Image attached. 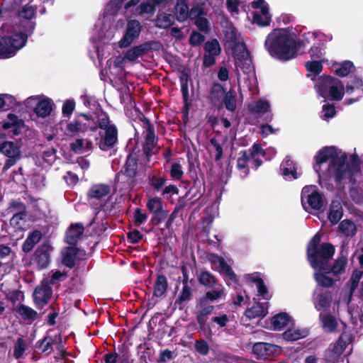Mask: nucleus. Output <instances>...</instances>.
I'll use <instances>...</instances> for the list:
<instances>
[{"label":"nucleus","mask_w":363,"mask_h":363,"mask_svg":"<svg viewBox=\"0 0 363 363\" xmlns=\"http://www.w3.org/2000/svg\"><path fill=\"white\" fill-rule=\"evenodd\" d=\"M84 231L82 223H72L66 232L65 242L69 245L77 246Z\"/></svg>","instance_id":"aec40b11"},{"label":"nucleus","mask_w":363,"mask_h":363,"mask_svg":"<svg viewBox=\"0 0 363 363\" xmlns=\"http://www.w3.org/2000/svg\"><path fill=\"white\" fill-rule=\"evenodd\" d=\"M319 320L321 327L325 332L333 333L337 331L338 322L336 317L333 314L320 313L319 314Z\"/></svg>","instance_id":"4be33fe9"},{"label":"nucleus","mask_w":363,"mask_h":363,"mask_svg":"<svg viewBox=\"0 0 363 363\" xmlns=\"http://www.w3.org/2000/svg\"><path fill=\"white\" fill-rule=\"evenodd\" d=\"M239 157L237 160V169L240 172V175L242 179L246 178L249 173L250 169L247 162L250 160V157L248 155V150H242L239 153Z\"/></svg>","instance_id":"a878e982"},{"label":"nucleus","mask_w":363,"mask_h":363,"mask_svg":"<svg viewBox=\"0 0 363 363\" xmlns=\"http://www.w3.org/2000/svg\"><path fill=\"white\" fill-rule=\"evenodd\" d=\"M314 271L313 277L318 286L329 288L334 285L335 279L328 276L331 274L328 267L327 269H316Z\"/></svg>","instance_id":"5701e85b"},{"label":"nucleus","mask_w":363,"mask_h":363,"mask_svg":"<svg viewBox=\"0 0 363 363\" xmlns=\"http://www.w3.org/2000/svg\"><path fill=\"white\" fill-rule=\"evenodd\" d=\"M190 185L189 190L186 193L185 196L188 197L190 196V199L197 201L205 193V180L201 175L200 177L196 175L195 177H192V180L189 182Z\"/></svg>","instance_id":"2eb2a0df"},{"label":"nucleus","mask_w":363,"mask_h":363,"mask_svg":"<svg viewBox=\"0 0 363 363\" xmlns=\"http://www.w3.org/2000/svg\"><path fill=\"white\" fill-rule=\"evenodd\" d=\"M191 81L189 74L185 71L182 72L179 77V82L181 83V91L182 94V100L184 102V108L188 111L191 105L189 99V85L188 83Z\"/></svg>","instance_id":"b1692460"},{"label":"nucleus","mask_w":363,"mask_h":363,"mask_svg":"<svg viewBox=\"0 0 363 363\" xmlns=\"http://www.w3.org/2000/svg\"><path fill=\"white\" fill-rule=\"evenodd\" d=\"M349 194L351 199L357 204H362L363 203V195L359 191L358 187L357 186H351L349 189Z\"/></svg>","instance_id":"e2e57ef3"},{"label":"nucleus","mask_w":363,"mask_h":363,"mask_svg":"<svg viewBox=\"0 0 363 363\" xmlns=\"http://www.w3.org/2000/svg\"><path fill=\"white\" fill-rule=\"evenodd\" d=\"M17 312L24 320L33 322L38 318V313L34 309L22 303L18 307Z\"/></svg>","instance_id":"58836bf2"},{"label":"nucleus","mask_w":363,"mask_h":363,"mask_svg":"<svg viewBox=\"0 0 363 363\" xmlns=\"http://www.w3.org/2000/svg\"><path fill=\"white\" fill-rule=\"evenodd\" d=\"M315 160L313 169L319 177L322 171L321 165L330 160L327 169L322 172L323 176L333 177L337 185L342 183L356 184L355 175L361 171V161L357 154L352 155L350 162H348L345 153L338 156L335 154L333 147H324L318 152Z\"/></svg>","instance_id":"f257e3e1"},{"label":"nucleus","mask_w":363,"mask_h":363,"mask_svg":"<svg viewBox=\"0 0 363 363\" xmlns=\"http://www.w3.org/2000/svg\"><path fill=\"white\" fill-rule=\"evenodd\" d=\"M52 247L47 243H43L35 250L30 262L36 264L38 269H43L48 267L51 262V252Z\"/></svg>","instance_id":"1a4fd4ad"},{"label":"nucleus","mask_w":363,"mask_h":363,"mask_svg":"<svg viewBox=\"0 0 363 363\" xmlns=\"http://www.w3.org/2000/svg\"><path fill=\"white\" fill-rule=\"evenodd\" d=\"M363 81L361 78L357 76L351 77L350 81L347 83L345 90L348 94H352L354 90L357 91V96L356 97L350 98L346 101L348 105L357 102L360 98L363 97Z\"/></svg>","instance_id":"dca6fc26"},{"label":"nucleus","mask_w":363,"mask_h":363,"mask_svg":"<svg viewBox=\"0 0 363 363\" xmlns=\"http://www.w3.org/2000/svg\"><path fill=\"white\" fill-rule=\"evenodd\" d=\"M267 314V309L264 307L263 303H256L251 308H247L244 315L249 320H252L256 318L264 317Z\"/></svg>","instance_id":"72a5a7b5"},{"label":"nucleus","mask_w":363,"mask_h":363,"mask_svg":"<svg viewBox=\"0 0 363 363\" xmlns=\"http://www.w3.org/2000/svg\"><path fill=\"white\" fill-rule=\"evenodd\" d=\"M345 347L340 346L338 344L333 345V348L328 351V355L326 356L328 362H334L342 354Z\"/></svg>","instance_id":"4d7b16f0"},{"label":"nucleus","mask_w":363,"mask_h":363,"mask_svg":"<svg viewBox=\"0 0 363 363\" xmlns=\"http://www.w3.org/2000/svg\"><path fill=\"white\" fill-rule=\"evenodd\" d=\"M205 40V36L197 31H193L189 38V44L192 47L201 45Z\"/></svg>","instance_id":"0e129e2a"},{"label":"nucleus","mask_w":363,"mask_h":363,"mask_svg":"<svg viewBox=\"0 0 363 363\" xmlns=\"http://www.w3.org/2000/svg\"><path fill=\"white\" fill-rule=\"evenodd\" d=\"M140 150L135 146L128 149L125 162L121 170L116 173L115 179L118 182L126 184L128 187L133 188L138 184L139 176V157Z\"/></svg>","instance_id":"20e7f679"},{"label":"nucleus","mask_w":363,"mask_h":363,"mask_svg":"<svg viewBox=\"0 0 363 363\" xmlns=\"http://www.w3.org/2000/svg\"><path fill=\"white\" fill-rule=\"evenodd\" d=\"M176 20L184 22L189 18V6L186 0H177L174 6Z\"/></svg>","instance_id":"2f4dec72"},{"label":"nucleus","mask_w":363,"mask_h":363,"mask_svg":"<svg viewBox=\"0 0 363 363\" xmlns=\"http://www.w3.org/2000/svg\"><path fill=\"white\" fill-rule=\"evenodd\" d=\"M66 130L71 133H85L87 131H96L97 125H91L86 123L82 118L77 117L72 122L67 124Z\"/></svg>","instance_id":"f3484780"},{"label":"nucleus","mask_w":363,"mask_h":363,"mask_svg":"<svg viewBox=\"0 0 363 363\" xmlns=\"http://www.w3.org/2000/svg\"><path fill=\"white\" fill-rule=\"evenodd\" d=\"M320 96L330 101H340L345 94V86L338 79L330 75L320 76L315 85Z\"/></svg>","instance_id":"39448f33"},{"label":"nucleus","mask_w":363,"mask_h":363,"mask_svg":"<svg viewBox=\"0 0 363 363\" xmlns=\"http://www.w3.org/2000/svg\"><path fill=\"white\" fill-rule=\"evenodd\" d=\"M252 281L256 284L259 295L265 299H268L269 298L266 296L268 294V289L263 279L259 277H256L252 278Z\"/></svg>","instance_id":"13d9d810"},{"label":"nucleus","mask_w":363,"mask_h":363,"mask_svg":"<svg viewBox=\"0 0 363 363\" xmlns=\"http://www.w3.org/2000/svg\"><path fill=\"white\" fill-rule=\"evenodd\" d=\"M170 177L175 180L182 179L184 172L182 165L178 162H174L172 164L169 170Z\"/></svg>","instance_id":"680f3d73"},{"label":"nucleus","mask_w":363,"mask_h":363,"mask_svg":"<svg viewBox=\"0 0 363 363\" xmlns=\"http://www.w3.org/2000/svg\"><path fill=\"white\" fill-rule=\"evenodd\" d=\"M291 320L289 315L285 312L274 315L271 319V324L274 330H280L286 327Z\"/></svg>","instance_id":"f704fd0d"},{"label":"nucleus","mask_w":363,"mask_h":363,"mask_svg":"<svg viewBox=\"0 0 363 363\" xmlns=\"http://www.w3.org/2000/svg\"><path fill=\"white\" fill-rule=\"evenodd\" d=\"M111 188L108 184H94L89 189L87 196L90 199H101L110 194Z\"/></svg>","instance_id":"cd10ccee"},{"label":"nucleus","mask_w":363,"mask_h":363,"mask_svg":"<svg viewBox=\"0 0 363 363\" xmlns=\"http://www.w3.org/2000/svg\"><path fill=\"white\" fill-rule=\"evenodd\" d=\"M194 349L199 354L206 356L209 353L210 346L206 340L199 339L195 340Z\"/></svg>","instance_id":"864d4df0"},{"label":"nucleus","mask_w":363,"mask_h":363,"mask_svg":"<svg viewBox=\"0 0 363 363\" xmlns=\"http://www.w3.org/2000/svg\"><path fill=\"white\" fill-rule=\"evenodd\" d=\"M146 206L148 211L152 213L163 208L162 199L159 197L149 199Z\"/></svg>","instance_id":"6e6d98bb"},{"label":"nucleus","mask_w":363,"mask_h":363,"mask_svg":"<svg viewBox=\"0 0 363 363\" xmlns=\"http://www.w3.org/2000/svg\"><path fill=\"white\" fill-rule=\"evenodd\" d=\"M36 7L29 4H26L18 11V16L21 19L31 20L36 14Z\"/></svg>","instance_id":"8fccbe9b"},{"label":"nucleus","mask_w":363,"mask_h":363,"mask_svg":"<svg viewBox=\"0 0 363 363\" xmlns=\"http://www.w3.org/2000/svg\"><path fill=\"white\" fill-rule=\"evenodd\" d=\"M322 110L323 115L321 118L324 120L333 118L336 114V110L334 104L327 103L323 106Z\"/></svg>","instance_id":"774afa93"},{"label":"nucleus","mask_w":363,"mask_h":363,"mask_svg":"<svg viewBox=\"0 0 363 363\" xmlns=\"http://www.w3.org/2000/svg\"><path fill=\"white\" fill-rule=\"evenodd\" d=\"M343 216V209L340 203L333 202L328 213V219L333 225L337 224Z\"/></svg>","instance_id":"4c0bfd02"},{"label":"nucleus","mask_w":363,"mask_h":363,"mask_svg":"<svg viewBox=\"0 0 363 363\" xmlns=\"http://www.w3.org/2000/svg\"><path fill=\"white\" fill-rule=\"evenodd\" d=\"M27 42V35L16 33L0 38V57L8 58L13 56Z\"/></svg>","instance_id":"0eeeda50"},{"label":"nucleus","mask_w":363,"mask_h":363,"mask_svg":"<svg viewBox=\"0 0 363 363\" xmlns=\"http://www.w3.org/2000/svg\"><path fill=\"white\" fill-rule=\"evenodd\" d=\"M141 28L140 23L138 20L128 21L125 32L118 43L120 48H127L137 39L140 35Z\"/></svg>","instance_id":"4468645a"},{"label":"nucleus","mask_w":363,"mask_h":363,"mask_svg":"<svg viewBox=\"0 0 363 363\" xmlns=\"http://www.w3.org/2000/svg\"><path fill=\"white\" fill-rule=\"evenodd\" d=\"M52 289L48 281L43 280L40 286H38L33 292V301L38 309H42L46 306L52 296Z\"/></svg>","instance_id":"9b49d317"},{"label":"nucleus","mask_w":363,"mask_h":363,"mask_svg":"<svg viewBox=\"0 0 363 363\" xmlns=\"http://www.w3.org/2000/svg\"><path fill=\"white\" fill-rule=\"evenodd\" d=\"M333 300L332 294L330 291L321 289L315 294L313 298V302L315 308L320 311L325 310L330 307Z\"/></svg>","instance_id":"a211bd4d"},{"label":"nucleus","mask_w":363,"mask_h":363,"mask_svg":"<svg viewBox=\"0 0 363 363\" xmlns=\"http://www.w3.org/2000/svg\"><path fill=\"white\" fill-rule=\"evenodd\" d=\"M306 67L308 72L315 74H319L323 70V65L320 60L308 61Z\"/></svg>","instance_id":"052dcab7"},{"label":"nucleus","mask_w":363,"mask_h":363,"mask_svg":"<svg viewBox=\"0 0 363 363\" xmlns=\"http://www.w3.org/2000/svg\"><path fill=\"white\" fill-rule=\"evenodd\" d=\"M55 344V340L50 335H46L41 340L37 342L36 347L42 354L49 355L52 352Z\"/></svg>","instance_id":"c9c22d12"},{"label":"nucleus","mask_w":363,"mask_h":363,"mask_svg":"<svg viewBox=\"0 0 363 363\" xmlns=\"http://www.w3.org/2000/svg\"><path fill=\"white\" fill-rule=\"evenodd\" d=\"M338 228L340 232L347 237H353L357 233L356 225L353 221L348 219L341 221Z\"/></svg>","instance_id":"a19ab883"},{"label":"nucleus","mask_w":363,"mask_h":363,"mask_svg":"<svg viewBox=\"0 0 363 363\" xmlns=\"http://www.w3.org/2000/svg\"><path fill=\"white\" fill-rule=\"evenodd\" d=\"M211 104L218 110L225 107L228 111L234 112L237 108L236 96L232 91H225L223 86L218 82H213L210 91Z\"/></svg>","instance_id":"423d86ee"},{"label":"nucleus","mask_w":363,"mask_h":363,"mask_svg":"<svg viewBox=\"0 0 363 363\" xmlns=\"http://www.w3.org/2000/svg\"><path fill=\"white\" fill-rule=\"evenodd\" d=\"M218 272L223 274L228 279L233 282L237 284L238 282V278L236 274L233 272V269L225 260H222L219 265Z\"/></svg>","instance_id":"de8ad7c7"},{"label":"nucleus","mask_w":363,"mask_h":363,"mask_svg":"<svg viewBox=\"0 0 363 363\" xmlns=\"http://www.w3.org/2000/svg\"><path fill=\"white\" fill-rule=\"evenodd\" d=\"M26 350V345L24 340L22 337H18L13 347V357L18 359L22 357Z\"/></svg>","instance_id":"603ef678"},{"label":"nucleus","mask_w":363,"mask_h":363,"mask_svg":"<svg viewBox=\"0 0 363 363\" xmlns=\"http://www.w3.org/2000/svg\"><path fill=\"white\" fill-rule=\"evenodd\" d=\"M203 296L213 303L225 296V289L222 284H218L215 289L206 291Z\"/></svg>","instance_id":"79ce46f5"},{"label":"nucleus","mask_w":363,"mask_h":363,"mask_svg":"<svg viewBox=\"0 0 363 363\" xmlns=\"http://www.w3.org/2000/svg\"><path fill=\"white\" fill-rule=\"evenodd\" d=\"M167 288L168 281L167 277L162 274H157L153 285V295L158 298L162 297L166 294Z\"/></svg>","instance_id":"c85d7f7f"},{"label":"nucleus","mask_w":363,"mask_h":363,"mask_svg":"<svg viewBox=\"0 0 363 363\" xmlns=\"http://www.w3.org/2000/svg\"><path fill=\"white\" fill-rule=\"evenodd\" d=\"M252 352L258 359H266L277 356L280 353V347L269 342H258L253 345Z\"/></svg>","instance_id":"ddd939ff"},{"label":"nucleus","mask_w":363,"mask_h":363,"mask_svg":"<svg viewBox=\"0 0 363 363\" xmlns=\"http://www.w3.org/2000/svg\"><path fill=\"white\" fill-rule=\"evenodd\" d=\"M75 108V101L73 99H67L62 106V114L65 117L69 118Z\"/></svg>","instance_id":"338daca9"},{"label":"nucleus","mask_w":363,"mask_h":363,"mask_svg":"<svg viewBox=\"0 0 363 363\" xmlns=\"http://www.w3.org/2000/svg\"><path fill=\"white\" fill-rule=\"evenodd\" d=\"M79 249L77 246L66 247L62 252V263L65 267L72 269L75 267L77 262V255Z\"/></svg>","instance_id":"412c9836"},{"label":"nucleus","mask_w":363,"mask_h":363,"mask_svg":"<svg viewBox=\"0 0 363 363\" xmlns=\"http://www.w3.org/2000/svg\"><path fill=\"white\" fill-rule=\"evenodd\" d=\"M211 302H209L203 296H201L197 301V306L201 308V310L198 311L196 314L205 315H211L215 308V306L211 305Z\"/></svg>","instance_id":"37998d69"},{"label":"nucleus","mask_w":363,"mask_h":363,"mask_svg":"<svg viewBox=\"0 0 363 363\" xmlns=\"http://www.w3.org/2000/svg\"><path fill=\"white\" fill-rule=\"evenodd\" d=\"M33 110L38 117H47L52 111V104L51 100L46 99L38 101Z\"/></svg>","instance_id":"473e14b6"},{"label":"nucleus","mask_w":363,"mask_h":363,"mask_svg":"<svg viewBox=\"0 0 363 363\" xmlns=\"http://www.w3.org/2000/svg\"><path fill=\"white\" fill-rule=\"evenodd\" d=\"M25 125L22 119H19L18 116L13 113H9L7 120L4 121L2 128L4 130H8L9 133H11L12 136L18 135Z\"/></svg>","instance_id":"6ab92c4d"},{"label":"nucleus","mask_w":363,"mask_h":363,"mask_svg":"<svg viewBox=\"0 0 363 363\" xmlns=\"http://www.w3.org/2000/svg\"><path fill=\"white\" fill-rule=\"evenodd\" d=\"M167 179L165 177H157L155 174L150 175L147 179L148 184L156 191H160L166 184Z\"/></svg>","instance_id":"c03bdc74"},{"label":"nucleus","mask_w":363,"mask_h":363,"mask_svg":"<svg viewBox=\"0 0 363 363\" xmlns=\"http://www.w3.org/2000/svg\"><path fill=\"white\" fill-rule=\"evenodd\" d=\"M362 275H363L362 271H359V270L356 269L352 272L350 279V294H352L357 289Z\"/></svg>","instance_id":"bf43d9fd"},{"label":"nucleus","mask_w":363,"mask_h":363,"mask_svg":"<svg viewBox=\"0 0 363 363\" xmlns=\"http://www.w3.org/2000/svg\"><path fill=\"white\" fill-rule=\"evenodd\" d=\"M97 128H99L102 130L110 127V118L108 114L103 109L97 113Z\"/></svg>","instance_id":"5fc2aeb1"},{"label":"nucleus","mask_w":363,"mask_h":363,"mask_svg":"<svg viewBox=\"0 0 363 363\" xmlns=\"http://www.w3.org/2000/svg\"><path fill=\"white\" fill-rule=\"evenodd\" d=\"M199 283L206 288L212 289L220 284L217 278L210 272L201 269L197 276Z\"/></svg>","instance_id":"bb28decb"},{"label":"nucleus","mask_w":363,"mask_h":363,"mask_svg":"<svg viewBox=\"0 0 363 363\" xmlns=\"http://www.w3.org/2000/svg\"><path fill=\"white\" fill-rule=\"evenodd\" d=\"M144 124L145 125V136L143 146L155 147L157 140L155 133V128L147 118H145Z\"/></svg>","instance_id":"c756f323"},{"label":"nucleus","mask_w":363,"mask_h":363,"mask_svg":"<svg viewBox=\"0 0 363 363\" xmlns=\"http://www.w3.org/2000/svg\"><path fill=\"white\" fill-rule=\"evenodd\" d=\"M248 110L252 114H264L270 111V104L267 100L259 99L249 105Z\"/></svg>","instance_id":"e433bc0d"},{"label":"nucleus","mask_w":363,"mask_h":363,"mask_svg":"<svg viewBox=\"0 0 363 363\" xmlns=\"http://www.w3.org/2000/svg\"><path fill=\"white\" fill-rule=\"evenodd\" d=\"M347 264V255H344V250L342 249L333 264H331V261L328 264V267L329 272L334 275H340L345 272Z\"/></svg>","instance_id":"393cba45"},{"label":"nucleus","mask_w":363,"mask_h":363,"mask_svg":"<svg viewBox=\"0 0 363 363\" xmlns=\"http://www.w3.org/2000/svg\"><path fill=\"white\" fill-rule=\"evenodd\" d=\"M182 289L174 301V305L178 306L180 309L183 304L189 302L192 299L193 289L191 284H182Z\"/></svg>","instance_id":"7c9ffc66"},{"label":"nucleus","mask_w":363,"mask_h":363,"mask_svg":"<svg viewBox=\"0 0 363 363\" xmlns=\"http://www.w3.org/2000/svg\"><path fill=\"white\" fill-rule=\"evenodd\" d=\"M307 199L309 206L314 210H320L324 206L323 195L318 191L315 186H306L301 192V202L303 205L304 199Z\"/></svg>","instance_id":"9d476101"},{"label":"nucleus","mask_w":363,"mask_h":363,"mask_svg":"<svg viewBox=\"0 0 363 363\" xmlns=\"http://www.w3.org/2000/svg\"><path fill=\"white\" fill-rule=\"evenodd\" d=\"M321 235L318 233L313 236L306 246L307 260L313 269H327L335 252L333 245L322 242Z\"/></svg>","instance_id":"7ed1b4c3"},{"label":"nucleus","mask_w":363,"mask_h":363,"mask_svg":"<svg viewBox=\"0 0 363 363\" xmlns=\"http://www.w3.org/2000/svg\"><path fill=\"white\" fill-rule=\"evenodd\" d=\"M104 135L101 138H96V145L102 151H108L116 145L118 143V129L114 124L110 125L106 129Z\"/></svg>","instance_id":"f8f14e48"},{"label":"nucleus","mask_w":363,"mask_h":363,"mask_svg":"<svg viewBox=\"0 0 363 363\" xmlns=\"http://www.w3.org/2000/svg\"><path fill=\"white\" fill-rule=\"evenodd\" d=\"M354 69V64L349 60H346L340 63L338 67L335 69V74L340 77H344L347 76Z\"/></svg>","instance_id":"09e8293b"},{"label":"nucleus","mask_w":363,"mask_h":363,"mask_svg":"<svg viewBox=\"0 0 363 363\" xmlns=\"http://www.w3.org/2000/svg\"><path fill=\"white\" fill-rule=\"evenodd\" d=\"M176 16L172 14L164 13L157 16V26L160 28H167L174 23Z\"/></svg>","instance_id":"49530a36"},{"label":"nucleus","mask_w":363,"mask_h":363,"mask_svg":"<svg viewBox=\"0 0 363 363\" xmlns=\"http://www.w3.org/2000/svg\"><path fill=\"white\" fill-rule=\"evenodd\" d=\"M283 338L286 341H296L306 336L304 330L289 328L282 334Z\"/></svg>","instance_id":"a18cd8bd"},{"label":"nucleus","mask_w":363,"mask_h":363,"mask_svg":"<svg viewBox=\"0 0 363 363\" xmlns=\"http://www.w3.org/2000/svg\"><path fill=\"white\" fill-rule=\"evenodd\" d=\"M281 170L284 177L291 176L294 179H297V172L294 162L288 157L282 162Z\"/></svg>","instance_id":"ea45409f"},{"label":"nucleus","mask_w":363,"mask_h":363,"mask_svg":"<svg viewBox=\"0 0 363 363\" xmlns=\"http://www.w3.org/2000/svg\"><path fill=\"white\" fill-rule=\"evenodd\" d=\"M303 41L297 43L294 37L284 29H275L267 37L264 47L271 57L281 61L295 58Z\"/></svg>","instance_id":"f03ea898"},{"label":"nucleus","mask_w":363,"mask_h":363,"mask_svg":"<svg viewBox=\"0 0 363 363\" xmlns=\"http://www.w3.org/2000/svg\"><path fill=\"white\" fill-rule=\"evenodd\" d=\"M203 48L206 53L216 56L219 55L221 52V48L217 39L206 42Z\"/></svg>","instance_id":"3c124183"},{"label":"nucleus","mask_w":363,"mask_h":363,"mask_svg":"<svg viewBox=\"0 0 363 363\" xmlns=\"http://www.w3.org/2000/svg\"><path fill=\"white\" fill-rule=\"evenodd\" d=\"M153 216L151 218V223L154 225H158L160 223H162L168 216V211L163 210H160L158 211L152 213Z\"/></svg>","instance_id":"69168bd1"},{"label":"nucleus","mask_w":363,"mask_h":363,"mask_svg":"<svg viewBox=\"0 0 363 363\" xmlns=\"http://www.w3.org/2000/svg\"><path fill=\"white\" fill-rule=\"evenodd\" d=\"M0 152L7 157L2 169L5 172L21 159V145L13 141H0Z\"/></svg>","instance_id":"6e6552de"}]
</instances>
